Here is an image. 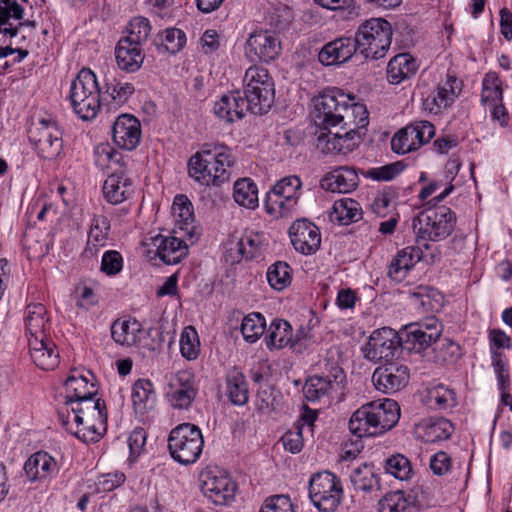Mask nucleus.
<instances>
[{
  "label": "nucleus",
  "mask_w": 512,
  "mask_h": 512,
  "mask_svg": "<svg viewBox=\"0 0 512 512\" xmlns=\"http://www.w3.org/2000/svg\"><path fill=\"white\" fill-rule=\"evenodd\" d=\"M314 110L312 119L314 124L322 130L330 131L358 119L361 126H367L368 111L362 103L356 102V97L343 90L333 87L323 90L313 99Z\"/></svg>",
  "instance_id": "obj_1"
},
{
  "label": "nucleus",
  "mask_w": 512,
  "mask_h": 512,
  "mask_svg": "<svg viewBox=\"0 0 512 512\" xmlns=\"http://www.w3.org/2000/svg\"><path fill=\"white\" fill-rule=\"evenodd\" d=\"M234 157L225 145L204 144L188 161V174L202 185L219 186L229 180Z\"/></svg>",
  "instance_id": "obj_2"
},
{
  "label": "nucleus",
  "mask_w": 512,
  "mask_h": 512,
  "mask_svg": "<svg viewBox=\"0 0 512 512\" xmlns=\"http://www.w3.org/2000/svg\"><path fill=\"white\" fill-rule=\"evenodd\" d=\"M399 419L400 407L393 399H385L378 405L370 402L352 414L349 430L360 438L377 436L392 429Z\"/></svg>",
  "instance_id": "obj_3"
},
{
  "label": "nucleus",
  "mask_w": 512,
  "mask_h": 512,
  "mask_svg": "<svg viewBox=\"0 0 512 512\" xmlns=\"http://www.w3.org/2000/svg\"><path fill=\"white\" fill-rule=\"evenodd\" d=\"M456 214L449 207L442 205L426 208L412 220V228L416 234V243L426 251L431 248L429 241H442L454 231Z\"/></svg>",
  "instance_id": "obj_4"
},
{
  "label": "nucleus",
  "mask_w": 512,
  "mask_h": 512,
  "mask_svg": "<svg viewBox=\"0 0 512 512\" xmlns=\"http://www.w3.org/2000/svg\"><path fill=\"white\" fill-rule=\"evenodd\" d=\"M69 99L74 112L83 120L94 119L101 107V90L96 75L83 68L71 82Z\"/></svg>",
  "instance_id": "obj_5"
},
{
  "label": "nucleus",
  "mask_w": 512,
  "mask_h": 512,
  "mask_svg": "<svg viewBox=\"0 0 512 512\" xmlns=\"http://www.w3.org/2000/svg\"><path fill=\"white\" fill-rule=\"evenodd\" d=\"M74 414V422L83 428L74 432V435L85 443L96 442L101 435L96 430V423L105 425L107 422V409L105 402L95 396H88L77 401L65 400Z\"/></svg>",
  "instance_id": "obj_6"
},
{
  "label": "nucleus",
  "mask_w": 512,
  "mask_h": 512,
  "mask_svg": "<svg viewBox=\"0 0 512 512\" xmlns=\"http://www.w3.org/2000/svg\"><path fill=\"white\" fill-rule=\"evenodd\" d=\"M244 98L248 102L250 112L255 115L266 114L275 99L273 78L267 69L251 66L244 76Z\"/></svg>",
  "instance_id": "obj_7"
},
{
  "label": "nucleus",
  "mask_w": 512,
  "mask_h": 512,
  "mask_svg": "<svg viewBox=\"0 0 512 512\" xmlns=\"http://www.w3.org/2000/svg\"><path fill=\"white\" fill-rule=\"evenodd\" d=\"M392 26L383 18H371L362 23L354 37L359 52L366 59L383 58L392 42Z\"/></svg>",
  "instance_id": "obj_8"
},
{
  "label": "nucleus",
  "mask_w": 512,
  "mask_h": 512,
  "mask_svg": "<svg viewBox=\"0 0 512 512\" xmlns=\"http://www.w3.org/2000/svg\"><path fill=\"white\" fill-rule=\"evenodd\" d=\"M203 446L204 438L201 429L195 424L181 423L169 433V453L182 465L195 463L202 454Z\"/></svg>",
  "instance_id": "obj_9"
},
{
  "label": "nucleus",
  "mask_w": 512,
  "mask_h": 512,
  "mask_svg": "<svg viewBox=\"0 0 512 512\" xmlns=\"http://www.w3.org/2000/svg\"><path fill=\"white\" fill-rule=\"evenodd\" d=\"M309 498L320 512H334L343 498L340 478L329 471L313 474L309 480Z\"/></svg>",
  "instance_id": "obj_10"
},
{
  "label": "nucleus",
  "mask_w": 512,
  "mask_h": 512,
  "mask_svg": "<svg viewBox=\"0 0 512 512\" xmlns=\"http://www.w3.org/2000/svg\"><path fill=\"white\" fill-rule=\"evenodd\" d=\"M302 181L297 175L285 176L278 180L266 194L264 206L273 216H287L298 204Z\"/></svg>",
  "instance_id": "obj_11"
},
{
  "label": "nucleus",
  "mask_w": 512,
  "mask_h": 512,
  "mask_svg": "<svg viewBox=\"0 0 512 512\" xmlns=\"http://www.w3.org/2000/svg\"><path fill=\"white\" fill-rule=\"evenodd\" d=\"M401 349L408 352L422 353L432 348L433 343L442 334V324L435 317L420 322L410 323L399 332Z\"/></svg>",
  "instance_id": "obj_12"
},
{
  "label": "nucleus",
  "mask_w": 512,
  "mask_h": 512,
  "mask_svg": "<svg viewBox=\"0 0 512 512\" xmlns=\"http://www.w3.org/2000/svg\"><path fill=\"white\" fill-rule=\"evenodd\" d=\"M200 489L216 505H229L235 498L237 484L218 467H206L199 475Z\"/></svg>",
  "instance_id": "obj_13"
},
{
  "label": "nucleus",
  "mask_w": 512,
  "mask_h": 512,
  "mask_svg": "<svg viewBox=\"0 0 512 512\" xmlns=\"http://www.w3.org/2000/svg\"><path fill=\"white\" fill-rule=\"evenodd\" d=\"M28 139L44 159H54L63 148L62 131L56 121L41 119L28 129Z\"/></svg>",
  "instance_id": "obj_14"
},
{
  "label": "nucleus",
  "mask_w": 512,
  "mask_h": 512,
  "mask_svg": "<svg viewBox=\"0 0 512 512\" xmlns=\"http://www.w3.org/2000/svg\"><path fill=\"white\" fill-rule=\"evenodd\" d=\"M366 126H361L358 119L351 122V126L342 125L327 133L321 132L316 139V148L322 153L329 154H347L352 152L358 147L361 141L360 129Z\"/></svg>",
  "instance_id": "obj_15"
},
{
  "label": "nucleus",
  "mask_w": 512,
  "mask_h": 512,
  "mask_svg": "<svg viewBox=\"0 0 512 512\" xmlns=\"http://www.w3.org/2000/svg\"><path fill=\"white\" fill-rule=\"evenodd\" d=\"M399 349H401L399 333L390 327H382L371 333L361 351L366 360L378 363L393 360Z\"/></svg>",
  "instance_id": "obj_16"
},
{
  "label": "nucleus",
  "mask_w": 512,
  "mask_h": 512,
  "mask_svg": "<svg viewBox=\"0 0 512 512\" xmlns=\"http://www.w3.org/2000/svg\"><path fill=\"white\" fill-rule=\"evenodd\" d=\"M25 4L28 0H0V42L8 41L13 48L25 49L27 37H18L19 26H14V21L23 19Z\"/></svg>",
  "instance_id": "obj_17"
},
{
  "label": "nucleus",
  "mask_w": 512,
  "mask_h": 512,
  "mask_svg": "<svg viewBox=\"0 0 512 512\" xmlns=\"http://www.w3.org/2000/svg\"><path fill=\"white\" fill-rule=\"evenodd\" d=\"M435 134V127L429 121H419L399 130L391 139V149L397 154L417 150L428 143Z\"/></svg>",
  "instance_id": "obj_18"
},
{
  "label": "nucleus",
  "mask_w": 512,
  "mask_h": 512,
  "mask_svg": "<svg viewBox=\"0 0 512 512\" xmlns=\"http://www.w3.org/2000/svg\"><path fill=\"white\" fill-rule=\"evenodd\" d=\"M198 394L195 374L191 370H180L169 383L166 397L174 409L187 410Z\"/></svg>",
  "instance_id": "obj_19"
},
{
  "label": "nucleus",
  "mask_w": 512,
  "mask_h": 512,
  "mask_svg": "<svg viewBox=\"0 0 512 512\" xmlns=\"http://www.w3.org/2000/svg\"><path fill=\"white\" fill-rule=\"evenodd\" d=\"M409 379V368L393 362L377 367L372 375L375 388L385 394H393L405 388Z\"/></svg>",
  "instance_id": "obj_20"
},
{
  "label": "nucleus",
  "mask_w": 512,
  "mask_h": 512,
  "mask_svg": "<svg viewBox=\"0 0 512 512\" xmlns=\"http://www.w3.org/2000/svg\"><path fill=\"white\" fill-rule=\"evenodd\" d=\"M281 51L278 36L268 30L252 33L246 42V55L251 61L270 62L276 59Z\"/></svg>",
  "instance_id": "obj_21"
},
{
  "label": "nucleus",
  "mask_w": 512,
  "mask_h": 512,
  "mask_svg": "<svg viewBox=\"0 0 512 512\" xmlns=\"http://www.w3.org/2000/svg\"><path fill=\"white\" fill-rule=\"evenodd\" d=\"M346 379L344 370L332 364L325 375H314L307 379L303 393L308 401L314 402L327 395L329 391L340 388Z\"/></svg>",
  "instance_id": "obj_22"
},
{
  "label": "nucleus",
  "mask_w": 512,
  "mask_h": 512,
  "mask_svg": "<svg viewBox=\"0 0 512 512\" xmlns=\"http://www.w3.org/2000/svg\"><path fill=\"white\" fill-rule=\"evenodd\" d=\"M289 236L294 249L303 255H311L320 248L319 228L306 218L293 222L289 228Z\"/></svg>",
  "instance_id": "obj_23"
},
{
  "label": "nucleus",
  "mask_w": 512,
  "mask_h": 512,
  "mask_svg": "<svg viewBox=\"0 0 512 512\" xmlns=\"http://www.w3.org/2000/svg\"><path fill=\"white\" fill-rule=\"evenodd\" d=\"M112 136L115 144L122 149L134 150L141 138V125L133 115L122 114L114 122Z\"/></svg>",
  "instance_id": "obj_24"
},
{
  "label": "nucleus",
  "mask_w": 512,
  "mask_h": 512,
  "mask_svg": "<svg viewBox=\"0 0 512 512\" xmlns=\"http://www.w3.org/2000/svg\"><path fill=\"white\" fill-rule=\"evenodd\" d=\"M359 51L353 37H339L326 43L318 54V60L325 66L340 65L347 62Z\"/></svg>",
  "instance_id": "obj_25"
},
{
  "label": "nucleus",
  "mask_w": 512,
  "mask_h": 512,
  "mask_svg": "<svg viewBox=\"0 0 512 512\" xmlns=\"http://www.w3.org/2000/svg\"><path fill=\"white\" fill-rule=\"evenodd\" d=\"M23 470L30 482L45 481L59 472L57 461L46 451H37L29 456Z\"/></svg>",
  "instance_id": "obj_26"
},
{
  "label": "nucleus",
  "mask_w": 512,
  "mask_h": 512,
  "mask_svg": "<svg viewBox=\"0 0 512 512\" xmlns=\"http://www.w3.org/2000/svg\"><path fill=\"white\" fill-rule=\"evenodd\" d=\"M319 184L326 191L349 193L359 185L358 172L354 167L339 166L324 175Z\"/></svg>",
  "instance_id": "obj_27"
},
{
  "label": "nucleus",
  "mask_w": 512,
  "mask_h": 512,
  "mask_svg": "<svg viewBox=\"0 0 512 512\" xmlns=\"http://www.w3.org/2000/svg\"><path fill=\"white\" fill-rule=\"evenodd\" d=\"M29 352L33 363L42 370L50 371L59 364V352L50 338H29Z\"/></svg>",
  "instance_id": "obj_28"
},
{
  "label": "nucleus",
  "mask_w": 512,
  "mask_h": 512,
  "mask_svg": "<svg viewBox=\"0 0 512 512\" xmlns=\"http://www.w3.org/2000/svg\"><path fill=\"white\" fill-rule=\"evenodd\" d=\"M425 252L426 250L419 244L402 249L393 257L388 268V276L394 281H402L418 261L427 257Z\"/></svg>",
  "instance_id": "obj_29"
},
{
  "label": "nucleus",
  "mask_w": 512,
  "mask_h": 512,
  "mask_svg": "<svg viewBox=\"0 0 512 512\" xmlns=\"http://www.w3.org/2000/svg\"><path fill=\"white\" fill-rule=\"evenodd\" d=\"M214 114L227 123H233L244 117L246 111H250L248 102L239 91L221 96L213 107Z\"/></svg>",
  "instance_id": "obj_30"
},
{
  "label": "nucleus",
  "mask_w": 512,
  "mask_h": 512,
  "mask_svg": "<svg viewBox=\"0 0 512 512\" xmlns=\"http://www.w3.org/2000/svg\"><path fill=\"white\" fill-rule=\"evenodd\" d=\"M133 191V182L122 168L110 174L103 185L105 199L114 205L127 200Z\"/></svg>",
  "instance_id": "obj_31"
},
{
  "label": "nucleus",
  "mask_w": 512,
  "mask_h": 512,
  "mask_svg": "<svg viewBox=\"0 0 512 512\" xmlns=\"http://www.w3.org/2000/svg\"><path fill=\"white\" fill-rule=\"evenodd\" d=\"M152 245L156 248V255L167 265L179 263L188 252L185 241L175 236L158 234L152 238Z\"/></svg>",
  "instance_id": "obj_32"
},
{
  "label": "nucleus",
  "mask_w": 512,
  "mask_h": 512,
  "mask_svg": "<svg viewBox=\"0 0 512 512\" xmlns=\"http://www.w3.org/2000/svg\"><path fill=\"white\" fill-rule=\"evenodd\" d=\"M115 58L120 70L134 73L141 68L145 55L142 46L120 38L115 47Z\"/></svg>",
  "instance_id": "obj_33"
},
{
  "label": "nucleus",
  "mask_w": 512,
  "mask_h": 512,
  "mask_svg": "<svg viewBox=\"0 0 512 512\" xmlns=\"http://www.w3.org/2000/svg\"><path fill=\"white\" fill-rule=\"evenodd\" d=\"M300 340L299 333L294 338L290 323L283 319H274L265 335V342L270 350L282 349L288 345L295 347Z\"/></svg>",
  "instance_id": "obj_34"
},
{
  "label": "nucleus",
  "mask_w": 512,
  "mask_h": 512,
  "mask_svg": "<svg viewBox=\"0 0 512 512\" xmlns=\"http://www.w3.org/2000/svg\"><path fill=\"white\" fill-rule=\"evenodd\" d=\"M236 255L233 256V248L229 249L232 256V262H240L243 258L246 260H253L258 258L263 249V234L246 230L235 243Z\"/></svg>",
  "instance_id": "obj_35"
},
{
  "label": "nucleus",
  "mask_w": 512,
  "mask_h": 512,
  "mask_svg": "<svg viewBox=\"0 0 512 512\" xmlns=\"http://www.w3.org/2000/svg\"><path fill=\"white\" fill-rule=\"evenodd\" d=\"M457 83V78L448 74L446 82L443 85H438L436 90L425 99V108L437 114L441 109L451 106L457 95L455 92Z\"/></svg>",
  "instance_id": "obj_36"
},
{
  "label": "nucleus",
  "mask_w": 512,
  "mask_h": 512,
  "mask_svg": "<svg viewBox=\"0 0 512 512\" xmlns=\"http://www.w3.org/2000/svg\"><path fill=\"white\" fill-rule=\"evenodd\" d=\"M24 322L29 338H47L49 319L46 307L41 303H31L26 306Z\"/></svg>",
  "instance_id": "obj_37"
},
{
  "label": "nucleus",
  "mask_w": 512,
  "mask_h": 512,
  "mask_svg": "<svg viewBox=\"0 0 512 512\" xmlns=\"http://www.w3.org/2000/svg\"><path fill=\"white\" fill-rule=\"evenodd\" d=\"M418 64L415 58L408 53L394 56L387 66V79L391 84H400L416 74Z\"/></svg>",
  "instance_id": "obj_38"
},
{
  "label": "nucleus",
  "mask_w": 512,
  "mask_h": 512,
  "mask_svg": "<svg viewBox=\"0 0 512 512\" xmlns=\"http://www.w3.org/2000/svg\"><path fill=\"white\" fill-rule=\"evenodd\" d=\"M141 332L142 325L136 319H117L111 325V336L120 345H135Z\"/></svg>",
  "instance_id": "obj_39"
},
{
  "label": "nucleus",
  "mask_w": 512,
  "mask_h": 512,
  "mask_svg": "<svg viewBox=\"0 0 512 512\" xmlns=\"http://www.w3.org/2000/svg\"><path fill=\"white\" fill-rule=\"evenodd\" d=\"M461 357L460 346L449 338H441L434 341L432 356L429 360L438 365L455 363Z\"/></svg>",
  "instance_id": "obj_40"
},
{
  "label": "nucleus",
  "mask_w": 512,
  "mask_h": 512,
  "mask_svg": "<svg viewBox=\"0 0 512 512\" xmlns=\"http://www.w3.org/2000/svg\"><path fill=\"white\" fill-rule=\"evenodd\" d=\"M75 370L64 382L67 395L65 400L71 399L77 401L88 396H96L97 389L94 383H89L87 376L83 374L76 375Z\"/></svg>",
  "instance_id": "obj_41"
},
{
  "label": "nucleus",
  "mask_w": 512,
  "mask_h": 512,
  "mask_svg": "<svg viewBox=\"0 0 512 512\" xmlns=\"http://www.w3.org/2000/svg\"><path fill=\"white\" fill-rule=\"evenodd\" d=\"M153 43L158 52L175 54L184 47L186 43V35L178 28H167L156 35Z\"/></svg>",
  "instance_id": "obj_42"
},
{
  "label": "nucleus",
  "mask_w": 512,
  "mask_h": 512,
  "mask_svg": "<svg viewBox=\"0 0 512 512\" xmlns=\"http://www.w3.org/2000/svg\"><path fill=\"white\" fill-rule=\"evenodd\" d=\"M153 384L148 379H138L132 387V402L136 413L144 414L155 402Z\"/></svg>",
  "instance_id": "obj_43"
},
{
  "label": "nucleus",
  "mask_w": 512,
  "mask_h": 512,
  "mask_svg": "<svg viewBox=\"0 0 512 512\" xmlns=\"http://www.w3.org/2000/svg\"><path fill=\"white\" fill-rule=\"evenodd\" d=\"M172 214L181 230L186 231L191 237L193 235L194 212L190 200L185 195H177L172 205Z\"/></svg>",
  "instance_id": "obj_44"
},
{
  "label": "nucleus",
  "mask_w": 512,
  "mask_h": 512,
  "mask_svg": "<svg viewBox=\"0 0 512 512\" xmlns=\"http://www.w3.org/2000/svg\"><path fill=\"white\" fill-rule=\"evenodd\" d=\"M331 217L342 225H348L362 218V208L356 200L342 198L334 202Z\"/></svg>",
  "instance_id": "obj_45"
},
{
  "label": "nucleus",
  "mask_w": 512,
  "mask_h": 512,
  "mask_svg": "<svg viewBox=\"0 0 512 512\" xmlns=\"http://www.w3.org/2000/svg\"><path fill=\"white\" fill-rule=\"evenodd\" d=\"M456 394L443 384L436 385L427 391L426 405L435 410H447L456 405Z\"/></svg>",
  "instance_id": "obj_46"
},
{
  "label": "nucleus",
  "mask_w": 512,
  "mask_h": 512,
  "mask_svg": "<svg viewBox=\"0 0 512 512\" xmlns=\"http://www.w3.org/2000/svg\"><path fill=\"white\" fill-rule=\"evenodd\" d=\"M227 395L232 404L242 406L248 402V384L241 372H233L226 377Z\"/></svg>",
  "instance_id": "obj_47"
},
{
  "label": "nucleus",
  "mask_w": 512,
  "mask_h": 512,
  "mask_svg": "<svg viewBox=\"0 0 512 512\" xmlns=\"http://www.w3.org/2000/svg\"><path fill=\"white\" fill-rule=\"evenodd\" d=\"M351 482L355 489L371 492L380 489V479L370 464H363L355 468L351 474Z\"/></svg>",
  "instance_id": "obj_48"
},
{
  "label": "nucleus",
  "mask_w": 512,
  "mask_h": 512,
  "mask_svg": "<svg viewBox=\"0 0 512 512\" xmlns=\"http://www.w3.org/2000/svg\"><path fill=\"white\" fill-rule=\"evenodd\" d=\"M234 200L241 206L254 209L258 205V189L249 178L238 179L234 184Z\"/></svg>",
  "instance_id": "obj_49"
},
{
  "label": "nucleus",
  "mask_w": 512,
  "mask_h": 512,
  "mask_svg": "<svg viewBox=\"0 0 512 512\" xmlns=\"http://www.w3.org/2000/svg\"><path fill=\"white\" fill-rule=\"evenodd\" d=\"M453 431L452 423L445 418L431 420L423 427L422 439L426 443H436L450 438Z\"/></svg>",
  "instance_id": "obj_50"
},
{
  "label": "nucleus",
  "mask_w": 512,
  "mask_h": 512,
  "mask_svg": "<svg viewBox=\"0 0 512 512\" xmlns=\"http://www.w3.org/2000/svg\"><path fill=\"white\" fill-rule=\"evenodd\" d=\"M266 321L260 313H250L245 316L241 323V333L245 341L256 342L265 332Z\"/></svg>",
  "instance_id": "obj_51"
},
{
  "label": "nucleus",
  "mask_w": 512,
  "mask_h": 512,
  "mask_svg": "<svg viewBox=\"0 0 512 512\" xmlns=\"http://www.w3.org/2000/svg\"><path fill=\"white\" fill-rule=\"evenodd\" d=\"M291 273L292 269L286 262L277 261L268 268V283L273 289L281 291L291 283Z\"/></svg>",
  "instance_id": "obj_52"
},
{
  "label": "nucleus",
  "mask_w": 512,
  "mask_h": 512,
  "mask_svg": "<svg viewBox=\"0 0 512 512\" xmlns=\"http://www.w3.org/2000/svg\"><path fill=\"white\" fill-rule=\"evenodd\" d=\"M385 471L396 479L409 480L413 475L410 460L402 454H394L385 460Z\"/></svg>",
  "instance_id": "obj_53"
},
{
  "label": "nucleus",
  "mask_w": 512,
  "mask_h": 512,
  "mask_svg": "<svg viewBox=\"0 0 512 512\" xmlns=\"http://www.w3.org/2000/svg\"><path fill=\"white\" fill-rule=\"evenodd\" d=\"M180 352L189 361L198 357L200 342L197 331L193 326H187L183 329L180 336Z\"/></svg>",
  "instance_id": "obj_54"
},
{
  "label": "nucleus",
  "mask_w": 512,
  "mask_h": 512,
  "mask_svg": "<svg viewBox=\"0 0 512 512\" xmlns=\"http://www.w3.org/2000/svg\"><path fill=\"white\" fill-rule=\"evenodd\" d=\"M151 32V25L145 17H135L130 21L128 35L121 37L127 39L131 43L142 46L147 41Z\"/></svg>",
  "instance_id": "obj_55"
},
{
  "label": "nucleus",
  "mask_w": 512,
  "mask_h": 512,
  "mask_svg": "<svg viewBox=\"0 0 512 512\" xmlns=\"http://www.w3.org/2000/svg\"><path fill=\"white\" fill-rule=\"evenodd\" d=\"M134 92L135 87L129 82H121L114 79L112 82L106 83L105 93L108 94L111 101L116 105L126 103Z\"/></svg>",
  "instance_id": "obj_56"
},
{
  "label": "nucleus",
  "mask_w": 512,
  "mask_h": 512,
  "mask_svg": "<svg viewBox=\"0 0 512 512\" xmlns=\"http://www.w3.org/2000/svg\"><path fill=\"white\" fill-rule=\"evenodd\" d=\"M110 221L104 215H95L92 219L88 239L94 246H104L108 239Z\"/></svg>",
  "instance_id": "obj_57"
},
{
  "label": "nucleus",
  "mask_w": 512,
  "mask_h": 512,
  "mask_svg": "<svg viewBox=\"0 0 512 512\" xmlns=\"http://www.w3.org/2000/svg\"><path fill=\"white\" fill-rule=\"evenodd\" d=\"M482 86L481 102L483 104L487 102L495 103L497 101H502L501 81L495 74H486L483 79Z\"/></svg>",
  "instance_id": "obj_58"
},
{
  "label": "nucleus",
  "mask_w": 512,
  "mask_h": 512,
  "mask_svg": "<svg viewBox=\"0 0 512 512\" xmlns=\"http://www.w3.org/2000/svg\"><path fill=\"white\" fill-rule=\"evenodd\" d=\"M96 156V164L99 166H108L111 162L120 164V168H123L126 163L122 155L114 150L109 144L102 143L95 147L94 150Z\"/></svg>",
  "instance_id": "obj_59"
},
{
  "label": "nucleus",
  "mask_w": 512,
  "mask_h": 512,
  "mask_svg": "<svg viewBox=\"0 0 512 512\" xmlns=\"http://www.w3.org/2000/svg\"><path fill=\"white\" fill-rule=\"evenodd\" d=\"M407 508V500L402 491L386 494L379 501V512H404Z\"/></svg>",
  "instance_id": "obj_60"
},
{
  "label": "nucleus",
  "mask_w": 512,
  "mask_h": 512,
  "mask_svg": "<svg viewBox=\"0 0 512 512\" xmlns=\"http://www.w3.org/2000/svg\"><path fill=\"white\" fill-rule=\"evenodd\" d=\"M123 257L116 250L106 251L101 259L100 271L107 276H115L122 271Z\"/></svg>",
  "instance_id": "obj_61"
},
{
  "label": "nucleus",
  "mask_w": 512,
  "mask_h": 512,
  "mask_svg": "<svg viewBox=\"0 0 512 512\" xmlns=\"http://www.w3.org/2000/svg\"><path fill=\"white\" fill-rule=\"evenodd\" d=\"M491 359L499 390H508L510 387V376L505 354L493 353Z\"/></svg>",
  "instance_id": "obj_62"
},
{
  "label": "nucleus",
  "mask_w": 512,
  "mask_h": 512,
  "mask_svg": "<svg viewBox=\"0 0 512 512\" xmlns=\"http://www.w3.org/2000/svg\"><path fill=\"white\" fill-rule=\"evenodd\" d=\"M259 512H294V510L289 496L281 494L268 497Z\"/></svg>",
  "instance_id": "obj_63"
},
{
  "label": "nucleus",
  "mask_w": 512,
  "mask_h": 512,
  "mask_svg": "<svg viewBox=\"0 0 512 512\" xmlns=\"http://www.w3.org/2000/svg\"><path fill=\"white\" fill-rule=\"evenodd\" d=\"M490 344V353L504 354L502 349H510L512 347L511 338L501 329H490L488 333Z\"/></svg>",
  "instance_id": "obj_64"
}]
</instances>
